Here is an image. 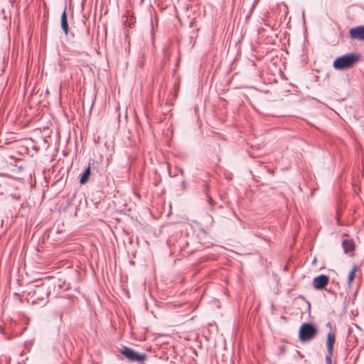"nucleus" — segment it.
Wrapping results in <instances>:
<instances>
[{
    "mask_svg": "<svg viewBox=\"0 0 364 364\" xmlns=\"http://www.w3.org/2000/svg\"><path fill=\"white\" fill-rule=\"evenodd\" d=\"M360 58V55L350 53L337 58L333 63L336 70H344L353 68Z\"/></svg>",
    "mask_w": 364,
    "mask_h": 364,
    "instance_id": "obj_1",
    "label": "nucleus"
},
{
    "mask_svg": "<svg viewBox=\"0 0 364 364\" xmlns=\"http://www.w3.org/2000/svg\"><path fill=\"white\" fill-rule=\"evenodd\" d=\"M318 330L316 326L311 323H303L299 328V338L301 342H306L312 340L317 334Z\"/></svg>",
    "mask_w": 364,
    "mask_h": 364,
    "instance_id": "obj_2",
    "label": "nucleus"
},
{
    "mask_svg": "<svg viewBox=\"0 0 364 364\" xmlns=\"http://www.w3.org/2000/svg\"><path fill=\"white\" fill-rule=\"evenodd\" d=\"M120 353L131 362H142L146 360V355L145 353L139 354L134 349L123 346Z\"/></svg>",
    "mask_w": 364,
    "mask_h": 364,
    "instance_id": "obj_3",
    "label": "nucleus"
},
{
    "mask_svg": "<svg viewBox=\"0 0 364 364\" xmlns=\"http://www.w3.org/2000/svg\"><path fill=\"white\" fill-rule=\"evenodd\" d=\"M349 36L351 39L364 41V26H358L350 28Z\"/></svg>",
    "mask_w": 364,
    "mask_h": 364,
    "instance_id": "obj_4",
    "label": "nucleus"
},
{
    "mask_svg": "<svg viewBox=\"0 0 364 364\" xmlns=\"http://www.w3.org/2000/svg\"><path fill=\"white\" fill-rule=\"evenodd\" d=\"M329 277L325 274L316 277L313 280V286L316 290H321L328 284Z\"/></svg>",
    "mask_w": 364,
    "mask_h": 364,
    "instance_id": "obj_5",
    "label": "nucleus"
},
{
    "mask_svg": "<svg viewBox=\"0 0 364 364\" xmlns=\"http://www.w3.org/2000/svg\"><path fill=\"white\" fill-rule=\"evenodd\" d=\"M342 247L346 254H350L354 251V242L350 240H344L342 242Z\"/></svg>",
    "mask_w": 364,
    "mask_h": 364,
    "instance_id": "obj_6",
    "label": "nucleus"
},
{
    "mask_svg": "<svg viewBox=\"0 0 364 364\" xmlns=\"http://www.w3.org/2000/svg\"><path fill=\"white\" fill-rule=\"evenodd\" d=\"M60 26H61L62 30L67 35L68 33L69 26H68V17H67V14H66V8H65V9L61 15Z\"/></svg>",
    "mask_w": 364,
    "mask_h": 364,
    "instance_id": "obj_7",
    "label": "nucleus"
},
{
    "mask_svg": "<svg viewBox=\"0 0 364 364\" xmlns=\"http://www.w3.org/2000/svg\"><path fill=\"white\" fill-rule=\"evenodd\" d=\"M335 342V335L329 332L327 336V341H326V346H327V351L328 353H333V343Z\"/></svg>",
    "mask_w": 364,
    "mask_h": 364,
    "instance_id": "obj_8",
    "label": "nucleus"
},
{
    "mask_svg": "<svg viewBox=\"0 0 364 364\" xmlns=\"http://www.w3.org/2000/svg\"><path fill=\"white\" fill-rule=\"evenodd\" d=\"M91 171H90V166L89 165L83 171V173L80 175V181L79 182H87L90 177Z\"/></svg>",
    "mask_w": 364,
    "mask_h": 364,
    "instance_id": "obj_9",
    "label": "nucleus"
},
{
    "mask_svg": "<svg viewBox=\"0 0 364 364\" xmlns=\"http://www.w3.org/2000/svg\"><path fill=\"white\" fill-rule=\"evenodd\" d=\"M357 271V267L356 266H354L351 270L350 271V272L348 273V280H347V284L350 287L352 284V282L355 277V272Z\"/></svg>",
    "mask_w": 364,
    "mask_h": 364,
    "instance_id": "obj_10",
    "label": "nucleus"
},
{
    "mask_svg": "<svg viewBox=\"0 0 364 364\" xmlns=\"http://www.w3.org/2000/svg\"><path fill=\"white\" fill-rule=\"evenodd\" d=\"M23 170V168H22L21 166H18V167H16L15 169H14V172L16 173V176H14V178L16 180H19V181H24L26 180L24 178V177L23 176H21V174H18V172H21Z\"/></svg>",
    "mask_w": 364,
    "mask_h": 364,
    "instance_id": "obj_11",
    "label": "nucleus"
},
{
    "mask_svg": "<svg viewBox=\"0 0 364 364\" xmlns=\"http://www.w3.org/2000/svg\"><path fill=\"white\" fill-rule=\"evenodd\" d=\"M333 353H328V354L326 356V364H332L331 363V357H332Z\"/></svg>",
    "mask_w": 364,
    "mask_h": 364,
    "instance_id": "obj_12",
    "label": "nucleus"
},
{
    "mask_svg": "<svg viewBox=\"0 0 364 364\" xmlns=\"http://www.w3.org/2000/svg\"><path fill=\"white\" fill-rule=\"evenodd\" d=\"M310 189H311V196H312L313 194H314V191L315 190V188H310Z\"/></svg>",
    "mask_w": 364,
    "mask_h": 364,
    "instance_id": "obj_13",
    "label": "nucleus"
},
{
    "mask_svg": "<svg viewBox=\"0 0 364 364\" xmlns=\"http://www.w3.org/2000/svg\"><path fill=\"white\" fill-rule=\"evenodd\" d=\"M63 176H62V177L59 179H57L55 182H59L60 180H63Z\"/></svg>",
    "mask_w": 364,
    "mask_h": 364,
    "instance_id": "obj_14",
    "label": "nucleus"
},
{
    "mask_svg": "<svg viewBox=\"0 0 364 364\" xmlns=\"http://www.w3.org/2000/svg\"><path fill=\"white\" fill-rule=\"evenodd\" d=\"M208 201H209V203H211V200H212V199H211L210 196H209L208 195Z\"/></svg>",
    "mask_w": 364,
    "mask_h": 364,
    "instance_id": "obj_15",
    "label": "nucleus"
},
{
    "mask_svg": "<svg viewBox=\"0 0 364 364\" xmlns=\"http://www.w3.org/2000/svg\"><path fill=\"white\" fill-rule=\"evenodd\" d=\"M298 188L300 190V191H302V188L301 186H298Z\"/></svg>",
    "mask_w": 364,
    "mask_h": 364,
    "instance_id": "obj_16",
    "label": "nucleus"
}]
</instances>
